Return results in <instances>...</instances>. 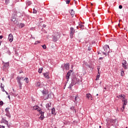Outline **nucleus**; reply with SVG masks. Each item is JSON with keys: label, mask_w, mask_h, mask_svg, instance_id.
I'll return each instance as SVG.
<instances>
[{"label": "nucleus", "mask_w": 128, "mask_h": 128, "mask_svg": "<svg viewBox=\"0 0 128 128\" xmlns=\"http://www.w3.org/2000/svg\"><path fill=\"white\" fill-rule=\"evenodd\" d=\"M24 24L20 23L19 25V28H24Z\"/></svg>", "instance_id": "23"}, {"label": "nucleus", "mask_w": 128, "mask_h": 128, "mask_svg": "<svg viewBox=\"0 0 128 128\" xmlns=\"http://www.w3.org/2000/svg\"><path fill=\"white\" fill-rule=\"evenodd\" d=\"M10 110V108H7L5 109V112L6 113L10 112V110Z\"/></svg>", "instance_id": "31"}, {"label": "nucleus", "mask_w": 128, "mask_h": 128, "mask_svg": "<svg viewBox=\"0 0 128 128\" xmlns=\"http://www.w3.org/2000/svg\"><path fill=\"white\" fill-rule=\"evenodd\" d=\"M104 48L106 52H110V46H108V45L104 46Z\"/></svg>", "instance_id": "7"}, {"label": "nucleus", "mask_w": 128, "mask_h": 128, "mask_svg": "<svg viewBox=\"0 0 128 128\" xmlns=\"http://www.w3.org/2000/svg\"><path fill=\"white\" fill-rule=\"evenodd\" d=\"M42 93L43 94H46V91L45 90H43L42 91Z\"/></svg>", "instance_id": "35"}, {"label": "nucleus", "mask_w": 128, "mask_h": 128, "mask_svg": "<svg viewBox=\"0 0 128 128\" xmlns=\"http://www.w3.org/2000/svg\"><path fill=\"white\" fill-rule=\"evenodd\" d=\"M64 66L66 70H70V64H64Z\"/></svg>", "instance_id": "13"}, {"label": "nucleus", "mask_w": 128, "mask_h": 128, "mask_svg": "<svg viewBox=\"0 0 128 128\" xmlns=\"http://www.w3.org/2000/svg\"><path fill=\"white\" fill-rule=\"evenodd\" d=\"M12 22H13L14 24L16 22V18H12Z\"/></svg>", "instance_id": "29"}, {"label": "nucleus", "mask_w": 128, "mask_h": 128, "mask_svg": "<svg viewBox=\"0 0 128 128\" xmlns=\"http://www.w3.org/2000/svg\"><path fill=\"white\" fill-rule=\"evenodd\" d=\"M96 96H98V94H96Z\"/></svg>", "instance_id": "63"}, {"label": "nucleus", "mask_w": 128, "mask_h": 128, "mask_svg": "<svg viewBox=\"0 0 128 128\" xmlns=\"http://www.w3.org/2000/svg\"><path fill=\"white\" fill-rule=\"evenodd\" d=\"M3 122H4V124H7L8 128H10V126H8V122L6 120H4Z\"/></svg>", "instance_id": "17"}, {"label": "nucleus", "mask_w": 128, "mask_h": 128, "mask_svg": "<svg viewBox=\"0 0 128 128\" xmlns=\"http://www.w3.org/2000/svg\"><path fill=\"white\" fill-rule=\"evenodd\" d=\"M0 88H1V90H2V92L6 91L4 90V86L3 85V86H2V83H1Z\"/></svg>", "instance_id": "15"}, {"label": "nucleus", "mask_w": 128, "mask_h": 128, "mask_svg": "<svg viewBox=\"0 0 128 128\" xmlns=\"http://www.w3.org/2000/svg\"><path fill=\"white\" fill-rule=\"evenodd\" d=\"M36 86H38V88H40V82H37V84H36Z\"/></svg>", "instance_id": "28"}, {"label": "nucleus", "mask_w": 128, "mask_h": 128, "mask_svg": "<svg viewBox=\"0 0 128 128\" xmlns=\"http://www.w3.org/2000/svg\"><path fill=\"white\" fill-rule=\"evenodd\" d=\"M6 4H8V0H5Z\"/></svg>", "instance_id": "48"}, {"label": "nucleus", "mask_w": 128, "mask_h": 128, "mask_svg": "<svg viewBox=\"0 0 128 128\" xmlns=\"http://www.w3.org/2000/svg\"><path fill=\"white\" fill-rule=\"evenodd\" d=\"M4 104V102L2 101H0V106H2Z\"/></svg>", "instance_id": "43"}, {"label": "nucleus", "mask_w": 128, "mask_h": 128, "mask_svg": "<svg viewBox=\"0 0 128 128\" xmlns=\"http://www.w3.org/2000/svg\"><path fill=\"white\" fill-rule=\"evenodd\" d=\"M104 90H106V88H104Z\"/></svg>", "instance_id": "60"}, {"label": "nucleus", "mask_w": 128, "mask_h": 128, "mask_svg": "<svg viewBox=\"0 0 128 128\" xmlns=\"http://www.w3.org/2000/svg\"><path fill=\"white\" fill-rule=\"evenodd\" d=\"M71 83L74 86L76 84H80V79L76 78H74L72 79Z\"/></svg>", "instance_id": "2"}, {"label": "nucleus", "mask_w": 128, "mask_h": 128, "mask_svg": "<svg viewBox=\"0 0 128 128\" xmlns=\"http://www.w3.org/2000/svg\"><path fill=\"white\" fill-rule=\"evenodd\" d=\"M1 44H2V42L0 41V46Z\"/></svg>", "instance_id": "58"}, {"label": "nucleus", "mask_w": 128, "mask_h": 128, "mask_svg": "<svg viewBox=\"0 0 128 128\" xmlns=\"http://www.w3.org/2000/svg\"><path fill=\"white\" fill-rule=\"evenodd\" d=\"M26 4H28V6H30V4H32V2L27 0Z\"/></svg>", "instance_id": "26"}, {"label": "nucleus", "mask_w": 128, "mask_h": 128, "mask_svg": "<svg viewBox=\"0 0 128 128\" xmlns=\"http://www.w3.org/2000/svg\"><path fill=\"white\" fill-rule=\"evenodd\" d=\"M41 120H44V115H41L40 116Z\"/></svg>", "instance_id": "44"}, {"label": "nucleus", "mask_w": 128, "mask_h": 128, "mask_svg": "<svg viewBox=\"0 0 128 128\" xmlns=\"http://www.w3.org/2000/svg\"><path fill=\"white\" fill-rule=\"evenodd\" d=\"M17 82L19 86L20 90H22V82H20V80H18Z\"/></svg>", "instance_id": "14"}, {"label": "nucleus", "mask_w": 128, "mask_h": 128, "mask_svg": "<svg viewBox=\"0 0 128 128\" xmlns=\"http://www.w3.org/2000/svg\"><path fill=\"white\" fill-rule=\"evenodd\" d=\"M70 110H74V106H72L70 108Z\"/></svg>", "instance_id": "46"}, {"label": "nucleus", "mask_w": 128, "mask_h": 128, "mask_svg": "<svg viewBox=\"0 0 128 128\" xmlns=\"http://www.w3.org/2000/svg\"><path fill=\"white\" fill-rule=\"evenodd\" d=\"M52 114H56V109L54 108H52Z\"/></svg>", "instance_id": "19"}, {"label": "nucleus", "mask_w": 128, "mask_h": 128, "mask_svg": "<svg viewBox=\"0 0 128 128\" xmlns=\"http://www.w3.org/2000/svg\"><path fill=\"white\" fill-rule=\"evenodd\" d=\"M16 80H17V82H18L19 80L20 82H22V80H24V77L18 76L16 78Z\"/></svg>", "instance_id": "10"}, {"label": "nucleus", "mask_w": 128, "mask_h": 128, "mask_svg": "<svg viewBox=\"0 0 128 128\" xmlns=\"http://www.w3.org/2000/svg\"><path fill=\"white\" fill-rule=\"evenodd\" d=\"M2 128H4V126H2Z\"/></svg>", "instance_id": "56"}, {"label": "nucleus", "mask_w": 128, "mask_h": 128, "mask_svg": "<svg viewBox=\"0 0 128 128\" xmlns=\"http://www.w3.org/2000/svg\"><path fill=\"white\" fill-rule=\"evenodd\" d=\"M122 66L124 68H128L127 66L128 63L126 62V60H124L122 62Z\"/></svg>", "instance_id": "6"}, {"label": "nucleus", "mask_w": 128, "mask_h": 128, "mask_svg": "<svg viewBox=\"0 0 128 128\" xmlns=\"http://www.w3.org/2000/svg\"><path fill=\"white\" fill-rule=\"evenodd\" d=\"M106 52H103L102 54H104V56H106Z\"/></svg>", "instance_id": "47"}, {"label": "nucleus", "mask_w": 128, "mask_h": 128, "mask_svg": "<svg viewBox=\"0 0 128 128\" xmlns=\"http://www.w3.org/2000/svg\"><path fill=\"white\" fill-rule=\"evenodd\" d=\"M72 70H70L67 73L66 76V80H67L66 81V84H68V80H70V74H72Z\"/></svg>", "instance_id": "4"}, {"label": "nucleus", "mask_w": 128, "mask_h": 128, "mask_svg": "<svg viewBox=\"0 0 128 128\" xmlns=\"http://www.w3.org/2000/svg\"><path fill=\"white\" fill-rule=\"evenodd\" d=\"M24 80H26V84H28V78H24Z\"/></svg>", "instance_id": "32"}, {"label": "nucleus", "mask_w": 128, "mask_h": 128, "mask_svg": "<svg viewBox=\"0 0 128 128\" xmlns=\"http://www.w3.org/2000/svg\"><path fill=\"white\" fill-rule=\"evenodd\" d=\"M120 74V76H124V70H121Z\"/></svg>", "instance_id": "27"}, {"label": "nucleus", "mask_w": 128, "mask_h": 128, "mask_svg": "<svg viewBox=\"0 0 128 128\" xmlns=\"http://www.w3.org/2000/svg\"><path fill=\"white\" fill-rule=\"evenodd\" d=\"M102 58H102L100 57V58H99V60H102Z\"/></svg>", "instance_id": "54"}, {"label": "nucleus", "mask_w": 128, "mask_h": 128, "mask_svg": "<svg viewBox=\"0 0 128 128\" xmlns=\"http://www.w3.org/2000/svg\"><path fill=\"white\" fill-rule=\"evenodd\" d=\"M98 72H100V68H98Z\"/></svg>", "instance_id": "53"}, {"label": "nucleus", "mask_w": 128, "mask_h": 128, "mask_svg": "<svg viewBox=\"0 0 128 128\" xmlns=\"http://www.w3.org/2000/svg\"><path fill=\"white\" fill-rule=\"evenodd\" d=\"M49 74L50 73H48V72H46L44 74V76L46 78H50V76H48Z\"/></svg>", "instance_id": "12"}, {"label": "nucleus", "mask_w": 128, "mask_h": 128, "mask_svg": "<svg viewBox=\"0 0 128 128\" xmlns=\"http://www.w3.org/2000/svg\"><path fill=\"white\" fill-rule=\"evenodd\" d=\"M76 32V30L74 28L72 27H71L70 28V38H72V37L74 36V34Z\"/></svg>", "instance_id": "3"}, {"label": "nucleus", "mask_w": 128, "mask_h": 128, "mask_svg": "<svg viewBox=\"0 0 128 128\" xmlns=\"http://www.w3.org/2000/svg\"><path fill=\"white\" fill-rule=\"evenodd\" d=\"M119 8H120V10H122V6L120 5L119 6Z\"/></svg>", "instance_id": "45"}, {"label": "nucleus", "mask_w": 128, "mask_h": 128, "mask_svg": "<svg viewBox=\"0 0 128 128\" xmlns=\"http://www.w3.org/2000/svg\"><path fill=\"white\" fill-rule=\"evenodd\" d=\"M74 86V84H72V83H71L69 86H68V88L70 89V90H72V86Z\"/></svg>", "instance_id": "25"}, {"label": "nucleus", "mask_w": 128, "mask_h": 128, "mask_svg": "<svg viewBox=\"0 0 128 128\" xmlns=\"http://www.w3.org/2000/svg\"><path fill=\"white\" fill-rule=\"evenodd\" d=\"M74 0L75 1V2H76V0Z\"/></svg>", "instance_id": "61"}, {"label": "nucleus", "mask_w": 128, "mask_h": 128, "mask_svg": "<svg viewBox=\"0 0 128 128\" xmlns=\"http://www.w3.org/2000/svg\"><path fill=\"white\" fill-rule=\"evenodd\" d=\"M119 96H120V98H122L123 100H124V98H125L124 95H122V94L120 95Z\"/></svg>", "instance_id": "41"}, {"label": "nucleus", "mask_w": 128, "mask_h": 128, "mask_svg": "<svg viewBox=\"0 0 128 128\" xmlns=\"http://www.w3.org/2000/svg\"><path fill=\"white\" fill-rule=\"evenodd\" d=\"M5 116H8V118H11L10 114V112L6 113Z\"/></svg>", "instance_id": "20"}, {"label": "nucleus", "mask_w": 128, "mask_h": 128, "mask_svg": "<svg viewBox=\"0 0 128 128\" xmlns=\"http://www.w3.org/2000/svg\"><path fill=\"white\" fill-rule=\"evenodd\" d=\"M125 107L124 106H122V107L120 108L121 112H124V110Z\"/></svg>", "instance_id": "36"}, {"label": "nucleus", "mask_w": 128, "mask_h": 128, "mask_svg": "<svg viewBox=\"0 0 128 128\" xmlns=\"http://www.w3.org/2000/svg\"><path fill=\"white\" fill-rule=\"evenodd\" d=\"M98 74L96 77V80H100V72H98Z\"/></svg>", "instance_id": "22"}, {"label": "nucleus", "mask_w": 128, "mask_h": 128, "mask_svg": "<svg viewBox=\"0 0 128 128\" xmlns=\"http://www.w3.org/2000/svg\"><path fill=\"white\" fill-rule=\"evenodd\" d=\"M51 106H52V104L51 103H48V104H46V108H50Z\"/></svg>", "instance_id": "21"}, {"label": "nucleus", "mask_w": 128, "mask_h": 128, "mask_svg": "<svg viewBox=\"0 0 128 128\" xmlns=\"http://www.w3.org/2000/svg\"><path fill=\"white\" fill-rule=\"evenodd\" d=\"M3 36H0V39L2 40V38Z\"/></svg>", "instance_id": "50"}, {"label": "nucleus", "mask_w": 128, "mask_h": 128, "mask_svg": "<svg viewBox=\"0 0 128 128\" xmlns=\"http://www.w3.org/2000/svg\"><path fill=\"white\" fill-rule=\"evenodd\" d=\"M90 100H92V98H90Z\"/></svg>", "instance_id": "57"}, {"label": "nucleus", "mask_w": 128, "mask_h": 128, "mask_svg": "<svg viewBox=\"0 0 128 128\" xmlns=\"http://www.w3.org/2000/svg\"><path fill=\"white\" fill-rule=\"evenodd\" d=\"M10 42H12L13 40H14V36H12V34H10L9 36H8V38Z\"/></svg>", "instance_id": "9"}, {"label": "nucleus", "mask_w": 128, "mask_h": 128, "mask_svg": "<svg viewBox=\"0 0 128 128\" xmlns=\"http://www.w3.org/2000/svg\"><path fill=\"white\" fill-rule=\"evenodd\" d=\"M60 38V32H56L52 35V38L53 42H58Z\"/></svg>", "instance_id": "1"}, {"label": "nucleus", "mask_w": 128, "mask_h": 128, "mask_svg": "<svg viewBox=\"0 0 128 128\" xmlns=\"http://www.w3.org/2000/svg\"><path fill=\"white\" fill-rule=\"evenodd\" d=\"M9 54H10V52L9 53Z\"/></svg>", "instance_id": "64"}, {"label": "nucleus", "mask_w": 128, "mask_h": 128, "mask_svg": "<svg viewBox=\"0 0 128 128\" xmlns=\"http://www.w3.org/2000/svg\"><path fill=\"white\" fill-rule=\"evenodd\" d=\"M33 108H34V110H38V106H34Z\"/></svg>", "instance_id": "33"}, {"label": "nucleus", "mask_w": 128, "mask_h": 128, "mask_svg": "<svg viewBox=\"0 0 128 128\" xmlns=\"http://www.w3.org/2000/svg\"><path fill=\"white\" fill-rule=\"evenodd\" d=\"M42 46V48H44V50H46V44Z\"/></svg>", "instance_id": "40"}, {"label": "nucleus", "mask_w": 128, "mask_h": 128, "mask_svg": "<svg viewBox=\"0 0 128 128\" xmlns=\"http://www.w3.org/2000/svg\"><path fill=\"white\" fill-rule=\"evenodd\" d=\"M40 44V41H36L34 43V44Z\"/></svg>", "instance_id": "38"}, {"label": "nucleus", "mask_w": 128, "mask_h": 128, "mask_svg": "<svg viewBox=\"0 0 128 128\" xmlns=\"http://www.w3.org/2000/svg\"><path fill=\"white\" fill-rule=\"evenodd\" d=\"M71 14H72V16H74V11L72 10L71 12Z\"/></svg>", "instance_id": "39"}, {"label": "nucleus", "mask_w": 128, "mask_h": 128, "mask_svg": "<svg viewBox=\"0 0 128 128\" xmlns=\"http://www.w3.org/2000/svg\"><path fill=\"white\" fill-rule=\"evenodd\" d=\"M38 112H40V114L42 116H44V112H42V110H38Z\"/></svg>", "instance_id": "24"}, {"label": "nucleus", "mask_w": 128, "mask_h": 128, "mask_svg": "<svg viewBox=\"0 0 128 128\" xmlns=\"http://www.w3.org/2000/svg\"><path fill=\"white\" fill-rule=\"evenodd\" d=\"M38 12V11L36 10L34 8L33 9V14H36Z\"/></svg>", "instance_id": "37"}, {"label": "nucleus", "mask_w": 128, "mask_h": 128, "mask_svg": "<svg viewBox=\"0 0 128 128\" xmlns=\"http://www.w3.org/2000/svg\"><path fill=\"white\" fill-rule=\"evenodd\" d=\"M72 100L74 102H78V100H80V98H78V95L76 94V96H73Z\"/></svg>", "instance_id": "5"}, {"label": "nucleus", "mask_w": 128, "mask_h": 128, "mask_svg": "<svg viewBox=\"0 0 128 128\" xmlns=\"http://www.w3.org/2000/svg\"><path fill=\"white\" fill-rule=\"evenodd\" d=\"M2 80H4V78H2Z\"/></svg>", "instance_id": "62"}, {"label": "nucleus", "mask_w": 128, "mask_h": 128, "mask_svg": "<svg viewBox=\"0 0 128 128\" xmlns=\"http://www.w3.org/2000/svg\"><path fill=\"white\" fill-rule=\"evenodd\" d=\"M13 96H18V94H16V93H13Z\"/></svg>", "instance_id": "42"}, {"label": "nucleus", "mask_w": 128, "mask_h": 128, "mask_svg": "<svg viewBox=\"0 0 128 128\" xmlns=\"http://www.w3.org/2000/svg\"><path fill=\"white\" fill-rule=\"evenodd\" d=\"M38 72L39 74H42V68H39Z\"/></svg>", "instance_id": "30"}, {"label": "nucleus", "mask_w": 128, "mask_h": 128, "mask_svg": "<svg viewBox=\"0 0 128 128\" xmlns=\"http://www.w3.org/2000/svg\"><path fill=\"white\" fill-rule=\"evenodd\" d=\"M86 98H88V100H90V98H92V94H86Z\"/></svg>", "instance_id": "18"}, {"label": "nucleus", "mask_w": 128, "mask_h": 128, "mask_svg": "<svg viewBox=\"0 0 128 128\" xmlns=\"http://www.w3.org/2000/svg\"><path fill=\"white\" fill-rule=\"evenodd\" d=\"M123 102V106H126L128 104V100L126 98V97H124V100H122Z\"/></svg>", "instance_id": "8"}, {"label": "nucleus", "mask_w": 128, "mask_h": 128, "mask_svg": "<svg viewBox=\"0 0 128 128\" xmlns=\"http://www.w3.org/2000/svg\"><path fill=\"white\" fill-rule=\"evenodd\" d=\"M8 98H9V100H10V95L8 96Z\"/></svg>", "instance_id": "52"}, {"label": "nucleus", "mask_w": 128, "mask_h": 128, "mask_svg": "<svg viewBox=\"0 0 128 128\" xmlns=\"http://www.w3.org/2000/svg\"><path fill=\"white\" fill-rule=\"evenodd\" d=\"M66 4H68L70 2V0H66Z\"/></svg>", "instance_id": "34"}, {"label": "nucleus", "mask_w": 128, "mask_h": 128, "mask_svg": "<svg viewBox=\"0 0 128 128\" xmlns=\"http://www.w3.org/2000/svg\"><path fill=\"white\" fill-rule=\"evenodd\" d=\"M42 26H43V28H46V24H44Z\"/></svg>", "instance_id": "49"}, {"label": "nucleus", "mask_w": 128, "mask_h": 128, "mask_svg": "<svg viewBox=\"0 0 128 128\" xmlns=\"http://www.w3.org/2000/svg\"><path fill=\"white\" fill-rule=\"evenodd\" d=\"M2 128V126L0 125V128Z\"/></svg>", "instance_id": "55"}, {"label": "nucleus", "mask_w": 128, "mask_h": 128, "mask_svg": "<svg viewBox=\"0 0 128 128\" xmlns=\"http://www.w3.org/2000/svg\"><path fill=\"white\" fill-rule=\"evenodd\" d=\"M99 128H102V126H100Z\"/></svg>", "instance_id": "59"}, {"label": "nucleus", "mask_w": 128, "mask_h": 128, "mask_svg": "<svg viewBox=\"0 0 128 128\" xmlns=\"http://www.w3.org/2000/svg\"><path fill=\"white\" fill-rule=\"evenodd\" d=\"M4 92H6V94H7V95L8 94V92L6 91L5 90V91H4Z\"/></svg>", "instance_id": "51"}, {"label": "nucleus", "mask_w": 128, "mask_h": 128, "mask_svg": "<svg viewBox=\"0 0 128 128\" xmlns=\"http://www.w3.org/2000/svg\"><path fill=\"white\" fill-rule=\"evenodd\" d=\"M84 28V24H79V26H76V28Z\"/></svg>", "instance_id": "16"}, {"label": "nucleus", "mask_w": 128, "mask_h": 128, "mask_svg": "<svg viewBox=\"0 0 128 128\" xmlns=\"http://www.w3.org/2000/svg\"><path fill=\"white\" fill-rule=\"evenodd\" d=\"M3 63L4 64L3 68H8V66H10V63L9 62L4 63V62H3Z\"/></svg>", "instance_id": "11"}]
</instances>
